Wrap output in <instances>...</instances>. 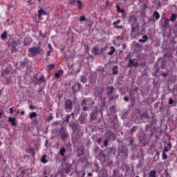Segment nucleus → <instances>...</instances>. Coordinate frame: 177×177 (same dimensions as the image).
Listing matches in <instances>:
<instances>
[{
	"instance_id": "5701e85b",
	"label": "nucleus",
	"mask_w": 177,
	"mask_h": 177,
	"mask_svg": "<svg viewBox=\"0 0 177 177\" xmlns=\"http://www.w3.org/2000/svg\"><path fill=\"white\" fill-rule=\"evenodd\" d=\"M93 53L97 56V55H99V48L97 47H93Z\"/></svg>"
},
{
	"instance_id": "6e6552de",
	"label": "nucleus",
	"mask_w": 177,
	"mask_h": 177,
	"mask_svg": "<svg viewBox=\"0 0 177 177\" xmlns=\"http://www.w3.org/2000/svg\"><path fill=\"white\" fill-rule=\"evenodd\" d=\"M98 114L97 111H91L90 113V121H96Z\"/></svg>"
},
{
	"instance_id": "9b49d317",
	"label": "nucleus",
	"mask_w": 177,
	"mask_h": 177,
	"mask_svg": "<svg viewBox=\"0 0 177 177\" xmlns=\"http://www.w3.org/2000/svg\"><path fill=\"white\" fill-rule=\"evenodd\" d=\"M171 149H172V143L171 142H169L167 144V147H164L163 151L168 153V151H169Z\"/></svg>"
},
{
	"instance_id": "2eb2a0df",
	"label": "nucleus",
	"mask_w": 177,
	"mask_h": 177,
	"mask_svg": "<svg viewBox=\"0 0 177 177\" xmlns=\"http://www.w3.org/2000/svg\"><path fill=\"white\" fill-rule=\"evenodd\" d=\"M107 92L106 94L108 96H110V95H113V92H114V87L113 86H109L107 87Z\"/></svg>"
},
{
	"instance_id": "c85d7f7f",
	"label": "nucleus",
	"mask_w": 177,
	"mask_h": 177,
	"mask_svg": "<svg viewBox=\"0 0 177 177\" xmlns=\"http://www.w3.org/2000/svg\"><path fill=\"white\" fill-rule=\"evenodd\" d=\"M37 117V113L35 112L30 113L29 115V118L30 120H32V118H35Z\"/></svg>"
},
{
	"instance_id": "0eeeda50",
	"label": "nucleus",
	"mask_w": 177,
	"mask_h": 177,
	"mask_svg": "<svg viewBox=\"0 0 177 177\" xmlns=\"http://www.w3.org/2000/svg\"><path fill=\"white\" fill-rule=\"evenodd\" d=\"M12 70V67L7 66L6 68L1 72V77H6L10 74V71Z\"/></svg>"
},
{
	"instance_id": "58836bf2",
	"label": "nucleus",
	"mask_w": 177,
	"mask_h": 177,
	"mask_svg": "<svg viewBox=\"0 0 177 177\" xmlns=\"http://www.w3.org/2000/svg\"><path fill=\"white\" fill-rule=\"evenodd\" d=\"M75 86L77 87V91H81V88H82V86L81 85V84L77 83Z\"/></svg>"
},
{
	"instance_id": "ddd939ff",
	"label": "nucleus",
	"mask_w": 177,
	"mask_h": 177,
	"mask_svg": "<svg viewBox=\"0 0 177 177\" xmlns=\"http://www.w3.org/2000/svg\"><path fill=\"white\" fill-rule=\"evenodd\" d=\"M28 64V58L25 57L21 62V67H25Z\"/></svg>"
},
{
	"instance_id": "680f3d73",
	"label": "nucleus",
	"mask_w": 177,
	"mask_h": 177,
	"mask_svg": "<svg viewBox=\"0 0 177 177\" xmlns=\"http://www.w3.org/2000/svg\"><path fill=\"white\" fill-rule=\"evenodd\" d=\"M48 48L50 49V50H52V45L50 44H48Z\"/></svg>"
},
{
	"instance_id": "37998d69",
	"label": "nucleus",
	"mask_w": 177,
	"mask_h": 177,
	"mask_svg": "<svg viewBox=\"0 0 177 177\" xmlns=\"http://www.w3.org/2000/svg\"><path fill=\"white\" fill-rule=\"evenodd\" d=\"M104 146H105V147H107V146H109V141L107 140H105L104 141Z\"/></svg>"
},
{
	"instance_id": "473e14b6",
	"label": "nucleus",
	"mask_w": 177,
	"mask_h": 177,
	"mask_svg": "<svg viewBox=\"0 0 177 177\" xmlns=\"http://www.w3.org/2000/svg\"><path fill=\"white\" fill-rule=\"evenodd\" d=\"M80 81L83 84H85L86 82V77L84 75L82 76L81 78H80Z\"/></svg>"
},
{
	"instance_id": "aec40b11",
	"label": "nucleus",
	"mask_w": 177,
	"mask_h": 177,
	"mask_svg": "<svg viewBox=\"0 0 177 177\" xmlns=\"http://www.w3.org/2000/svg\"><path fill=\"white\" fill-rule=\"evenodd\" d=\"M112 71H113V75H117V74H118V66H115L113 68Z\"/></svg>"
},
{
	"instance_id": "774afa93",
	"label": "nucleus",
	"mask_w": 177,
	"mask_h": 177,
	"mask_svg": "<svg viewBox=\"0 0 177 177\" xmlns=\"http://www.w3.org/2000/svg\"><path fill=\"white\" fill-rule=\"evenodd\" d=\"M135 31V28L133 26H131V32H133Z\"/></svg>"
},
{
	"instance_id": "338daca9",
	"label": "nucleus",
	"mask_w": 177,
	"mask_h": 177,
	"mask_svg": "<svg viewBox=\"0 0 177 177\" xmlns=\"http://www.w3.org/2000/svg\"><path fill=\"white\" fill-rule=\"evenodd\" d=\"M50 177H57V175L56 174H52Z\"/></svg>"
},
{
	"instance_id": "f704fd0d",
	"label": "nucleus",
	"mask_w": 177,
	"mask_h": 177,
	"mask_svg": "<svg viewBox=\"0 0 177 177\" xmlns=\"http://www.w3.org/2000/svg\"><path fill=\"white\" fill-rule=\"evenodd\" d=\"M166 152L165 151H162V160H167V153H165Z\"/></svg>"
},
{
	"instance_id": "bb28decb",
	"label": "nucleus",
	"mask_w": 177,
	"mask_h": 177,
	"mask_svg": "<svg viewBox=\"0 0 177 177\" xmlns=\"http://www.w3.org/2000/svg\"><path fill=\"white\" fill-rule=\"evenodd\" d=\"M116 9L118 13H125V10L124 9H121L120 6H116Z\"/></svg>"
},
{
	"instance_id": "f03ea898",
	"label": "nucleus",
	"mask_w": 177,
	"mask_h": 177,
	"mask_svg": "<svg viewBox=\"0 0 177 177\" xmlns=\"http://www.w3.org/2000/svg\"><path fill=\"white\" fill-rule=\"evenodd\" d=\"M64 106H65V111L66 113L71 112V110H73V101H71V100H67L65 102Z\"/></svg>"
},
{
	"instance_id": "393cba45",
	"label": "nucleus",
	"mask_w": 177,
	"mask_h": 177,
	"mask_svg": "<svg viewBox=\"0 0 177 177\" xmlns=\"http://www.w3.org/2000/svg\"><path fill=\"white\" fill-rule=\"evenodd\" d=\"M1 39H6V38H8V32L4 31V32L1 35Z\"/></svg>"
},
{
	"instance_id": "1a4fd4ad",
	"label": "nucleus",
	"mask_w": 177,
	"mask_h": 177,
	"mask_svg": "<svg viewBox=\"0 0 177 177\" xmlns=\"http://www.w3.org/2000/svg\"><path fill=\"white\" fill-rule=\"evenodd\" d=\"M48 15V12L44 10V9L40 8L38 10V17L39 20H42V16H46Z\"/></svg>"
},
{
	"instance_id": "412c9836",
	"label": "nucleus",
	"mask_w": 177,
	"mask_h": 177,
	"mask_svg": "<svg viewBox=\"0 0 177 177\" xmlns=\"http://www.w3.org/2000/svg\"><path fill=\"white\" fill-rule=\"evenodd\" d=\"M149 39V37H147V35H143L142 39H140L138 41L139 42H142L145 43L146 42V41H147V39Z\"/></svg>"
},
{
	"instance_id": "6e6d98bb",
	"label": "nucleus",
	"mask_w": 177,
	"mask_h": 177,
	"mask_svg": "<svg viewBox=\"0 0 177 177\" xmlns=\"http://www.w3.org/2000/svg\"><path fill=\"white\" fill-rule=\"evenodd\" d=\"M161 75H162V77H167L168 75V74L165 73H161Z\"/></svg>"
},
{
	"instance_id": "2f4dec72",
	"label": "nucleus",
	"mask_w": 177,
	"mask_h": 177,
	"mask_svg": "<svg viewBox=\"0 0 177 177\" xmlns=\"http://www.w3.org/2000/svg\"><path fill=\"white\" fill-rule=\"evenodd\" d=\"M116 39H117V41L124 39V33H122L121 35L117 36Z\"/></svg>"
},
{
	"instance_id": "7ed1b4c3",
	"label": "nucleus",
	"mask_w": 177,
	"mask_h": 177,
	"mask_svg": "<svg viewBox=\"0 0 177 177\" xmlns=\"http://www.w3.org/2000/svg\"><path fill=\"white\" fill-rule=\"evenodd\" d=\"M29 52H30L32 55L37 56V55H39V53H41V47L38 46L30 48Z\"/></svg>"
},
{
	"instance_id": "7c9ffc66",
	"label": "nucleus",
	"mask_w": 177,
	"mask_h": 177,
	"mask_svg": "<svg viewBox=\"0 0 177 177\" xmlns=\"http://www.w3.org/2000/svg\"><path fill=\"white\" fill-rule=\"evenodd\" d=\"M71 115H74V113H71V115H67L66 118V122L69 123L70 122V118H71Z\"/></svg>"
},
{
	"instance_id": "13d9d810",
	"label": "nucleus",
	"mask_w": 177,
	"mask_h": 177,
	"mask_svg": "<svg viewBox=\"0 0 177 177\" xmlns=\"http://www.w3.org/2000/svg\"><path fill=\"white\" fill-rule=\"evenodd\" d=\"M124 100L125 102H129V98H128V97L125 96V97H124Z\"/></svg>"
},
{
	"instance_id": "72a5a7b5",
	"label": "nucleus",
	"mask_w": 177,
	"mask_h": 177,
	"mask_svg": "<svg viewBox=\"0 0 177 177\" xmlns=\"http://www.w3.org/2000/svg\"><path fill=\"white\" fill-rule=\"evenodd\" d=\"M39 34L41 38H46V33H42V31H39Z\"/></svg>"
},
{
	"instance_id": "5fc2aeb1",
	"label": "nucleus",
	"mask_w": 177,
	"mask_h": 177,
	"mask_svg": "<svg viewBox=\"0 0 177 177\" xmlns=\"http://www.w3.org/2000/svg\"><path fill=\"white\" fill-rule=\"evenodd\" d=\"M142 8L143 9H147V4H146V3L142 4Z\"/></svg>"
},
{
	"instance_id": "6ab92c4d",
	"label": "nucleus",
	"mask_w": 177,
	"mask_h": 177,
	"mask_svg": "<svg viewBox=\"0 0 177 177\" xmlns=\"http://www.w3.org/2000/svg\"><path fill=\"white\" fill-rule=\"evenodd\" d=\"M149 177H157V171L156 170H151L149 174Z\"/></svg>"
},
{
	"instance_id": "052dcab7",
	"label": "nucleus",
	"mask_w": 177,
	"mask_h": 177,
	"mask_svg": "<svg viewBox=\"0 0 177 177\" xmlns=\"http://www.w3.org/2000/svg\"><path fill=\"white\" fill-rule=\"evenodd\" d=\"M97 142L98 145H100L102 143V138H98Z\"/></svg>"
},
{
	"instance_id": "a878e982",
	"label": "nucleus",
	"mask_w": 177,
	"mask_h": 177,
	"mask_svg": "<svg viewBox=\"0 0 177 177\" xmlns=\"http://www.w3.org/2000/svg\"><path fill=\"white\" fill-rule=\"evenodd\" d=\"M39 81L41 82H46V79L45 78V76H44V75H41V76L39 78V80H38V81H37V84H38V82H39Z\"/></svg>"
},
{
	"instance_id": "09e8293b",
	"label": "nucleus",
	"mask_w": 177,
	"mask_h": 177,
	"mask_svg": "<svg viewBox=\"0 0 177 177\" xmlns=\"http://www.w3.org/2000/svg\"><path fill=\"white\" fill-rule=\"evenodd\" d=\"M113 165V161L112 160H109V162H108V167H112Z\"/></svg>"
},
{
	"instance_id": "20e7f679",
	"label": "nucleus",
	"mask_w": 177,
	"mask_h": 177,
	"mask_svg": "<svg viewBox=\"0 0 177 177\" xmlns=\"http://www.w3.org/2000/svg\"><path fill=\"white\" fill-rule=\"evenodd\" d=\"M72 129H73V132L74 133V135H75L77 136V138H78L79 139H81V136H82V134L81 133V130H80V129H78V126L77 125H73L72 127Z\"/></svg>"
},
{
	"instance_id": "4468645a",
	"label": "nucleus",
	"mask_w": 177,
	"mask_h": 177,
	"mask_svg": "<svg viewBox=\"0 0 177 177\" xmlns=\"http://www.w3.org/2000/svg\"><path fill=\"white\" fill-rule=\"evenodd\" d=\"M62 75H63V70H59L57 73H55V78H56V80H59Z\"/></svg>"
},
{
	"instance_id": "a211bd4d",
	"label": "nucleus",
	"mask_w": 177,
	"mask_h": 177,
	"mask_svg": "<svg viewBox=\"0 0 177 177\" xmlns=\"http://www.w3.org/2000/svg\"><path fill=\"white\" fill-rule=\"evenodd\" d=\"M111 50L108 53L109 56H113L114 55V52H115V48L114 46L110 47Z\"/></svg>"
},
{
	"instance_id": "3c124183",
	"label": "nucleus",
	"mask_w": 177,
	"mask_h": 177,
	"mask_svg": "<svg viewBox=\"0 0 177 177\" xmlns=\"http://www.w3.org/2000/svg\"><path fill=\"white\" fill-rule=\"evenodd\" d=\"M50 53H52V50H49L47 51V57H49V56H50Z\"/></svg>"
},
{
	"instance_id": "bf43d9fd",
	"label": "nucleus",
	"mask_w": 177,
	"mask_h": 177,
	"mask_svg": "<svg viewBox=\"0 0 177 177\" xmlns=\"http://www.w3.org/2000/svg\"><path fill=\"white\" fill-rule=\"evenodd\" d=\"M29 109H30V110H34V109H35V106H32V105H30V106H29Z\"/></svg>"
},
{
	"instance_id": "423d86ee",
	"label": "nucleus",
	"mask_w": 177,
	"mask_h": 177,
	"mask_svg": "<svg viewBox=\"0 0 177 177\" xmlns=\"http://www.w3.org/2000/svg\"><path fill=\"white\" fill-rule=\"evenodd\" d=\"M138 59H130L129 60V64H127V67H136L138 66Z\"/></svg>"
},
{
	"instance_id": "39448f33",
	"label": "nucleus",
	"mask_w": 177,
	"mask_h": 177,
	"mask_svg": "<svg viewBox=\"0 0 177 177\" xmlns=\"http://www.w3.org/2000/svg\"><path fill=\"white\" fill-rule=\"evenodd\" d=\"M62 169L65 174H70L71 172V164L65 163L62 165Z\"/></svg>"
},
{
	"instance_id": "de8ad7c7",
	"label": "nucleus",
	"mask_w": 177,
	"mask_h": 177,
	"mask_svg": "<svg viewBox=\"0 0 177 177\" xmlns=\"http://www.w3.org/2000/svg\"><path fill=\"white\" fill-rule=\"evenodd\" d=\"M26 2H27V3H28L29 6H31L32 5H33L32 0H28Z\"/></svg>"
},
{
	"instance_id": "8fccbe9b",
	"label": "nucleus",
	"mask_w": 177,
	"mask_h": 177,
	"mask_svg": "<svg viewBox=\"0 0 177 177\" xmlns=\"http://www.w3.org/2000/svg\"><path fill=\"white\" fill-rule=\"evenodd\" d=\"M122 48L124 50L127 49V44L125 43L122 44Z\"/></svg>"
},
{
	"instance_id": "b1692460",
	"label": "nucleus",
	"mask_w": 177,
	"mask_h": 177,
	"mask_svg": "<svg viewBox=\"0 0 177 177\" xmlns=\"http://www.w3.org/2000/svg\"><path fill=\"white\" fill-rule=\"evenodd\" d=\"M41 162H42V164H46L48 162V161L46 160V155L42 156V158L41 159Z\"/></svg>"
},
{
	"instance_id": "4c0bfd02",
	"label": "nucleus",
	"mask_w": 177,
	"mask_h": 177,
	"mask_svg": "<svg viewBox=\"0 0 177 177\" xmlns=\"http://www.w3.org/2000/svg\"><path fill=\"white\" fill-rule=\"evenodd\" d=\"M121 23V19H118L116 21L113 23V26H117V24H120Z\"/></svg>"
},
{
	"instance_id": "9d476101",
	"label": "nucleus",
	"mask_w": 177,
	"mask_h": 177,
	"mask_svg": "<svg viewBox=\"0 0 177 177\" xmlns=\"http://www.w3.org/2000/svg\"><path fill=\"white\" fill-rule=\"evenodd\" d=\"M98 157H99L100 161H102V162H104L106 161V158H107L106 154L102 151L100 152Z\"/></svg>"
},
{
	"instance_id": "0e129e2a",
	"label": "nucleus",
	"mask_w": 177,
	"mask_h": 177,
	"mask_svg": "<svg viewBox=\"0 0 177 177\" xmlns=\"http://www.w3.org/2000/svg\"><path fill=\"white\" fill-rule=\"evenodd\" d=\"M124 153V157H128V152L126 151V152H123Z\"/></svg>"
},
{
	"instance_id": "f257e3e1",
	"label": "nucleus",
	"mask_w": 177,
	"mask_h": 177,
	"mask_svg": "<svg viewBox=\"0 0 177 177\" xmlns=\"http://www.w3.org/2000/svg\"><path fill=\"white\" fill-rule=\"evenodd\" d=\"M59 133L61 139H67L68 138V133H67L64 127H61Z\"/></svg>"
},
{
	"instance_id": "a19ab883",
	"label": "nucleus",
	"mask_w": 177,
	"mask_h": 177,
	"mask_svg": "<svg viewBox=\"0 0 177 177\" xmlns=\"http://www.w3.org/2000/svg\"><path fill=\"white\" fill-rule=\"evenodd\" d=\"M85 20H86V18L84 15L80 17V21H85Z\"/></svg>"
},
{
	"instance_id": "f8f14e48",
	"label": "nucleus",
	"mask_w": 177,
	"mask_h": 177,
	"mask_svg": "<svg viewBox=\"0 0 177 177\" xmlns=\"http://www.w3.org/2000/svg\"><path fill=\"white\" fill-rule=\"evenodd\" d=\"M8 121L12 127H16V125H17V123H16V118H9Z\"/></svg>"
},
{
	"instance_id": "ea45409f",
	"label": "nucleus",
	"mask_w": 177,
	"mask_h": 177,
	"mask_svg": "<svg viewBox=\"0 0 177 177\" xmlns=\"http://www.w3.org/2000/svg\"><path fill=\"white\" fill-rule=\"evenodd\" d=\"M48 68H50V69L55 68V65L54 64H48Z\"/></svg>"
},
{
	"instance_id": "864d4df0",
	"label": "nucleus",
	"mask_w": 177,
	"mask_h": 177,
	"mask_svg": "<svg viewBox=\"0 0 177 177\" xmlns=\"http://www.w3.org/2000/svg\"><path fill=\"white\" fill-rule=\"evenodd\" d=\"M115 28H119L120 30H122L123 27L122 26H115Z\"/></svg>"
},
{
	"instance_id": "c756f323",
	"label": "nucleus",
	"mask_w": 177,
	"mask_h": 177,
	"mask_svg": "<svg viewBox=\"0 0 177 177\" xmlns=\"http://www.w3.org/2000/svg\"><path fill=\"white\" fill-rule=\"evenodd\" d=\"M59 153L62 157H64V153H66V149L63 147L62 149H60Z\"/></svg>"
},
{
	"instance_id": "dca6fc26",
	"label": "nucleus",
	"mask_w": 177,
	"mask_h": 177,
	"mask_svg": "<svg viewBox=\"0 0 177 177\" xmlns=\"http://www.w3.org/2000/svg\"><path fill=\"white\" fill-rule=\"evenodd\" d=\"M177 15L176 14H171L170 16L169 20L170 21H172V23H175L176 21Z\"/></svg>"
},
{
	"instance_id": "c03bdc74",
	"label": "nucleus",
	"mask_w": 177,
	"mask_h": 177,
	"mask_svg": "<svg viewBox=\"0 0 177 177\" xmlns=\"http://www.w3.org/2000/svg\"><path fill=\"white\" fill-rule=\"evenodd\" d=\"M83 111H86L87 110H89V107H87L86 106H82Z\"/></svg>"
},
{
	"instance_id": "f3484780",
	"label": "nucleus",
	"mask_w": 177,
	"mask_h": 177,
	"mask_svg": "<svg viewBox=\"0 0 177 177\" xmlns=\"http://www.w3.org/2000/svg\"><path fill=\"white\" fill-rule=\"evenodd\" d=\"M77 8L79 10H81L82 8H84V3H82V1L80 0L77 1Z\"/></svg>"
},
{
	"instance_id": "4be33fe9",
	"label": "nucleus",
	"mask_w": 177,
	"mask_h": 177,
	"mask_svg": "<svg viewBox=\"0 0 177 177\" xmlns=\"http://www.w3.org/2000/svg\"><path fill=\"white\" fill-rule=\"evenodd\" d=\"M136 131H138V126H133L131 130H130V135H132V133H133V132H136Z\"/></svg>"
},
{
	"instance_id": "79ce46f5",
	"label": "nucleus",
	"mask_w": 177,
	"mask_h": 177,
	"mask_svg": "<svg viewBox=\"0 0 177 177\" xmlns=\"http://www.w3.org/2000/svg\"><path fill=\"white\" fill-rule=\"evenodd\" d=\"M129 145L133 146V138L131 137L129 140Z\"/></svg>"
},
{
	"instance_id": "e2e57ef3",
	"label": "nucleus",
	"mask_w": 177,
	"mask_h": 177,
	"mask_svg": "<svg viewBox=\"0 0 177 177\" xmlns=\"http://www.w3.org/2000/svg\"><path fill=\"white\" fill-rule=\"evenodd\" d=\"M10 113L13 114V108H10Z\"/></svg>"
},
{
	"instance_id": "c9c22d12",
	"label": "nucleus",
	"mask_w": 177,
	"mask_h": 177,
	"mask_svg": "<svg viewBox=\"0 0 177 177\" xmlns=\"http://www.w3.org/2000/svg\"><path fill=\"white\" fill-rule=\"evenodd\" d=\"M80 105L82 106V107L86 106V100H83L81 103Z\"/></svg>"
},
{
	"instance_id": "cd10ccee",
	"label": "nucleus",
	"mask_w": 177,
	"mask_h": 177,
	"mask_svg": "<svg viewBox=\"0 0 177 177\" xmlns=\"http://www.w3.org/2000/svg\"><path fill=\"white\" fill-rule=\"evenodd\" d=\"M153 17H155L156 20H158V19H160V13H158L157 11H155L153 12Z\"/></svg>"
},
{
	"instance_id": "4d7b16f0",
	"label": "nucleus",
	"mask_w": 177,
	"mask_h": 177,
	"mask_svg": "<svg viewBox=\"0 0 177 177\" xmlns=\"http://www.w3.org/2000/svg\"><path fill=\"white\" fill-rule=\"evenodd\" d=\"M113 177H114V176H117V171H115V169H113Z\"/></svg>"
},
{
	"instance_id": "69168bd1",
	"label": "nucleus",
	"mask_w": 177,
	"mask_h": 177,
	"mask_svg": "<svg viewBox=\"0 0 177 177\" xmlns=\"http://www.w3.org/2000/svg\"><path fill=\"white\" fill-rule=\"evenodd\" d=\"M33 124H38V120L37 119H35L33 120Z\"/></svg>"
},
{
	"instance_id": "a18cd8bd",
	"label": "nucleus",
	"mask_w": 177,
	"mask_h": 177,
	"mask_svg": "<svg viewBox=\"0 0 177 177\" xmlns=\"http://www.w3.org/2000/svg\"><path fill=\"white\" fill-rule=\"evenodd\" d=\"M76 2H77V0H70L69 1V3L71 5H74V3H76Z\"/></svg>"
},
{
	"instance_id": "e433bc0d",
	"label": "nucleus",
	"mask_w": 177,
	"mask_h": 177,
	"mask_svg": "<svg viewBox=\"0 0 177 177\" xmlns=\"http://www.w3.org/2000/svg\"><path fill=\"white\" fill-rule=\"evenodd\" d=\"M129 21H132L133 23H136V17H131L129 18Z\"/></svg>"
},
{
	"instance_id": "603ef678",
	"label": "nucleus",
	"mask_w": 177,
	"mask_h": 177,
	"mask_svg": "<svg viewBox=\"0 0 177 177\" xmlns=\"http://www.w3.org/2000/svg\"><path fill=\"white\" fill-rule=\"evenodd\" d=\"M165 24L167 26V24H169V20L165 19Z\"/></svg>"
},
{
	"instance_id": "49530a36",
	"label": "nucleus",
	"mask_w": 177,
	"mask_h": 177,
	"mask_svg": "<svg viewBox=\"0 0 177 177\" xmlns=\"http://www.w3.org/2000/svg\"><path fill=\"white\" fill-rule=\"evenodd\" d=\"M169 104H174V100L172 98L169 99Z\"/></svg>"
}]
</instances>
